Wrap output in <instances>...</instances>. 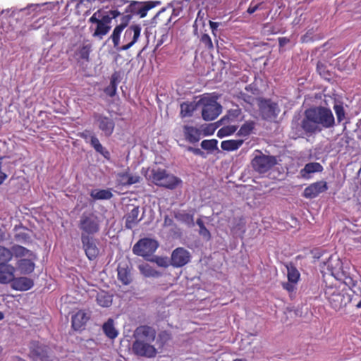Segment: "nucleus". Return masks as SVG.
Instances as JSON below:
<instances>
[{
  "mask_svg": "<svg viewBox=\"0 0 361 361\" xmlns=\"http://www.w3.org/2000/svg\"><path fill=\"white\" fill-rule=\"evenodd\" d=\"M337 265L339 267L338 269L334 268L331 270V276L336 281L333 285L326 286L324 295L331 308L339 311L352 300L349 290L361 296V279L357 281L343 268L341 262H338Z\"/></svg>",
  "mask_w": 361,
  "mask_h": 361,
  "instance_id": "nucleus-1",
  "label": "nucleus"
},
{
  "mask_svg": "<svg viewBox=\"0 0 361 361\" xmlns=\"http://www.w3.org/2000/svg\"><path fill=\"white\" fill-rule=\"evenodd\" d=\"M335 119L331 109L324 106H314L306 109L300 124L301 129L296 128L292 137H304L320 133L323 129L332 128Z\"/></svg>",
  "mask_w": 361,
  "mask_h": 361,
  "instance_id": "nucleus-2",
  "label": "nucleus"
},
{
  "mask_svg": "<svg viewBox=\"0 0 361 361\" xmlns=\"http://www.w3.org/2000/svg\"><path fill=\"white\" fill-rule=\"evenodd\" d=\"M118 16L119 13L117 11H113L112 16H111L107 11L98 9L89 19V23L92 24L90 28H92L93 25H94L92 36L102 39L104 36L109 32L111 28V20Z\"/></svg>",
  "mask_w": 361,
  "mask_h": 361,
  "instance_id": "nucleus-3",
  "label": "nucleus"
},
{
  "mask_svg": "<svg viewBox=\"0 0 361 361\" xmlns=\"http://www.w3.org/2000/svg\"><path fill=\"white\" fill-rule=\"evenodd\" d=\"M147 179L159 187L169 190L176 188L182 183L180 178L161 168L152 169Z\"/></svg>",
  "mask_w": 361,
  "mask_h": 361,
  "instance_id": "nucleus-4",
  "label": "nucleus"
},
{
  "mask_svg": "<svg viewBox=\"0 0 361 361\" xmlns=\"http://www.w3.org/2000/svg\"><path fill=\"white\" fill-rule=\"evenodd\" d=\"M28 356L32 361H59L53 350L38 341L30 342Z\"/></svg>",
  "mask_w": 361,
  "mask_h": 361,
  "instance_id": "nucleus-5",
  "label": "nucleus"
},
{
  "mask_svg": "<svg viewBox=\"0 0 361 361\" xmlns=\"http://www.w3.org/2000/svg\"><path fill=\"white\" fill-rule=\"evenodd\" d=\"M254 153L251 166L253 170L258 173L262 174L268 172L277 164V159L274 156L266 155L259 149H256Z\"/></svg>",
  "mask_w": 361,
  "mask_h": 361,
  "instance_id": "nucleus-6",
  "label": "nucleus"
},
{
  "mask_svg": "<svg viewBox=\"0 0 361 361\" xmlns=\"http://www.w3.org/2000/svg\"><path fill=\"white\" fill-rule=\"evenodd\" d=\"M78 228L81 236H94L100 230L99 219L92 212H84L80 217Z\"/></svg>",
  "mask_w": 361,
  "mask_h": 361,
  "instance_id": "nucleus-7",
  "label": "nucleus"
},
{
  "mask_svg": "<svg viewBox=\"0 0 361 361\" xmlns=\"http://www.w3.org/2000/svg\"><path fill=\"white\" fill-rule=\"evenodd\" d=\"M31 255L30 250L21 245H15L12 246L11 250L0 245L1 264H7L8 262L12 259L13 256L16 258H21L23 257L24 255Z\"/></svg>",
  "mask_w": 361,
  "mask_h": 361,
  "instance_id": "nucleus-8",
  "label": "nucleus"
},
{
  "mask_svg": "<svg viewBox=\"0 0 361 361\" xmlns=\"http://www.w3.org/2000/svg\"><path fill=\"white\" fill-rule=\"evenodd\" d=\"M157 240L150 238L139 240L133 246V252L135 255L147 257L151 256L157 249Z\"/></svg>",
  "mask_w": 361,
  "mask_h": 361,
  "instance_id": "nucleus-9",
  "label": "nucleus"
},
{
  "mask_svg": "<svg viewBox=\"0 0 361 361\" xmlns=\"http://www.w3.org/2000/svg\"><path fill=\"white\" fill-rule=\"evenodd\" d=\"M82 249L86 257L90 261L94 260L99 255V241L94 236H81Z\"/></svg>",
  "mask_w": 361,
  "mask_h": 361,
  "instance_id": "nucleus-10",
  "label": "nucleus"
},
{
  "mask_svg": "<svg viewBox=\"0 0 361 361\" xmlns=\"http://www.w3.org/2000/svg\"><path fill=\"white\" fill-rule=\"evenodd\" d=\"M200 101L204 104L202 116L204 121H213L221 114V106L215 100L202 99Z\"/></svg>",
  "mask_w": 361,
  "mask_h": 361,
  "instance_id": "nucleus-11",
  "label": "nucleus"
},
{
  "mask_svg": "<svg viewBox=\"0 0 361 361\" xmlns=\"http://www.w3.org/2000/svg\"><path fill=\"white\" fill-rule=\"evenodd\" d=\"M153 342L134 341L132 345L133 353L140 357L148 358L154 357L157 353V349L152 345Z\"/></svg>",
  "mask_w": 361,
  "mask_h": 361,
  "instance_id": "nucleus-12",
  "label": "nucleus"
},
{
  "mask_svg": "<svg viewBox=\"0 0 361 361\" xmlns=\"http://www.w3.org/2000/svg\"><path fill=\"white\" fill-rule=\"evenodd\" d=\"M141 32L140 25H133L128 27L124 33L123 41L127 44L121 47L118 51H126L129 49L138 40Z\"/></svg>",
  "mask_w": 361,
  "mask_h": 361,
  "instance_id": "nucleus-13",
  "label": "nucleus"
},
{
  "mask_svg": "<svg viewBox=\"0 0 361 361\" xmlns=\"http://www.w3.org/2000/svg\"><path fill=\"white\" fill-rule=\"evenodd\" d=\"M93 118L98 124L99 130H101L106 137H109L112 135L115 123L111 118L94 112L93 114Z\"/></svg>",
  "mask_w": 361,
  "mask_h": 361,
  "instance_id": "nucleus-14",
  "label": "nucleus"
},
{
  "mask_svg": "<svg viewBox=\"0 0 361 361\" xmlns=\"http://www.w3.org/2000/svg\"><path fill=\"white\" fill-rule=\"evenodd\" d=\"M190 253L183 247L176 248L171 254V264L173 267H182L190 261Z\"/></svg>",
  "mask_w": 361,
  "mask_h": 361,
  "instance_id": "nucleus-15",
  "label": "nucleus"
},
{
  "mask_svg": "<svg viewBox=\"0 0 361 361\" xmlns=\"http://www.w3.org/2000/svg\"><path fill=\"white\" fill-rule=\"evenodd\" d=\"M156 330L148 325H141L134 331L135 341L154 342L156 338Z\"/></svg>",
  "mask_w": 361,
  "mask_h": 361,
  "instance_id": "nucleus-16",
  "label": "nucleus"
},
{
  "mask_svg": "<svg viewBox=\"0 0 361 361\" xmlns=\"http://www.w3.org/2000/svg\"><path fill=\"white\" fill-rule=\"evenodd\" d=\"M328 188L329 187L326 181H317L305 188L302 196L307 199H314L321 193L326 192Z\"/></svg>",
  "mask_w": 361,
  "mask_h": 361,
  "instance_id": "nucleus-17",
  "label": "nucleus"
},
{
  "mask_svg": "<svg viewBox=\"0 0 361 361\" xmlns=\"http://www.w3.org/2000/svg\"><path fill=\"white\" fill-rule=\"evenodd\" d=\"M80 137L83 138L85 140L90 138V145L94 149V150L102 154L106 159L109 160L111 158L110 152L102 146L99 139L94 135H90V131L85 130L80 133Z\"/></svg>",
  "mask_w": 361,
  "mask_h": 361,
  "instance_id": "nucleus-18",
  "label": "nucleus"
},
{
  "mask_svg": "<svg viewBox=\"0 0 361 361\" xmlns=\"http://www.w3.org/2000/svg\"><path fill=\"white\" fill-rule=\"evenodd\" d=\"M30 255H24L23 257H27V259H20L17 262V266L21 274H28L32 273L35 269L34 260L36 259L35 255L30 250Z\"/></svg>",
  "mask_w": 361,
  "mask_h": 361,
  "instance_id": "nucleus-19",
  "label": "nucleus"
},
{
  "mask_svg": "<svg viewBox=\"0 0 361 361\" xmlns=\"http://www.w3.org/2000/svg\"><path fill=\"white\" fill-rule=\"evenodd\" d=\"M118 279L124 286L129 285L133 281L131 269L127 263L121 262L117 268Z\"/></svg>",
  "mask_w": 361,
  "mask_h": 361,
  "instance_id": "nucleus-20",
  "label": "nucleus"
},
{
  "mask_svg": "<svg viewBox=\"0 0 361 361\" xmlns=\"http://www.w3.org/2000/svg\"><path fill=\"white\" fill-rule=\"evenodd\" d=\"M116 178L118 184L122 186H129L140 183L141 180V177L139 175H133L128 170L118 173Z\"/></svg>",
  "mask_w": 361,
  "mask_h": 361,
  "instance_id": "nucleus-21",
  "label": "nucleus"
},
{
  "mask_svg": "<svg viewBox=\"0 0 361 361\" xmlns=\"http://www.w3.org/2000/svg\"><path fill=\"white\" fill-rule=\"evenodd\" d=\"M16 268L11 264H0V283L8 284L15 278Z\"/></svg>",
  "mask_w": 361,
  "mask_h": 361,
  "instance_id": "nucleus-22",
  "label": "nucleus"
},
{
  "mask_svg": "<svg viewBox=\"0 0 361 361\" xmlns=\"http://www.w3.org/2000/svg\"><path fill=\"white\" fill-rule=\"evenodd\" d=\"M33 286V280L25 276L14 278L13 283L11 284V287L13 289L19 291L28 290L30 288H32Z\"/></svg>",
  "mask_w": 361,
  "mask_h": 361,
  "instance_id": "nucleus-23",
  "label": "nucleus"
},
{
  "mask_svg": "<svg viewBox=\"0 0 361 361\" xmlns=\"http://www.w3.org/2000/svg\"><path fill=\"white\" fill-rule=\"evenodd\" d=\"M89 319L90 317L84 310H79L72 316V327L76 331L80 330L85 326Z\"/></svg>",
  "mask_w": 361,
  "mask_h": 361,
  "instance_id": "nucleus-24",
  "label": "nucleus"
},
{
  "mask_svg": "<svg viewBox=\"0 0 361 361\" xmlns=\"http://www.w3.org/2000/svg\"><path fill=\"white\" fill-rule=\"evenodd\" d=\"M183 132L185 139L190 143H195L200 140L201 131L194 126L185 125Z\"/></svg>",
  "mask_w": 361,
  "mask_h": 361,
  "instance_id": "nucleus-25",
  "label": "nucleus"
},
{
  "mask_svg": "<svg viewBox=\"0 0 361 361\" xmlns=\"http://www.w3.org/2000/svg\"><path fill=\"white\" fill-rule=\"evenodd\" d=\"M139 213V207H135L133 209H131L128 213H127L124 216L125 227L127 229H132L140 221L141 218L138 217Z\"/></svg>",
  "mask_w": 361,
  "mask_h": 361,
  "instance_id": "nucleus-26",
  "label": "nucleus"
},
{
  "mask_svg": "<svg viewBox=\"0 0 361 361\" xmlns=\"http://www.w3.org/2000/svg\"><path fill=\"white\" fill-rule=\"evenodd\" d=\"M172 14L171 11L166 8H161L153 18V23L168 25L171 20Z\"/></svg>",
  "mask_w": 361,
  "mask_h": 361,
  "instance_id": "nucleus-27",
  "label": "nucleus"
},
{
  "mask_svg": "<svg viewBox=\"0 0 361 361\" xmlns=\"http://www.w3.org/2000/svg\"><path fill=\"white\" fill-rule=\"evenodd\" d=\"M323 171V166L318 162H311L305 164V167L300 170V175L302 178L308 179L310 178V174L322 172Z\"/></svg>",
  "mask_w": 361,
  "mask_h": 361,
  "instance_id": "nucleus-28",
  "label": "nucleus"
},
{
  "mask_svg": "<svg viewBox=\"0 0 361 361\" xmlns=\"http://www.w3.org/2000/svg\"><path fill=\"white\" fill-rule=\"evenodd\" d=\"M112 295H110L108 292L101 290L97 293L96 296V301L97 304L103 307H110L112 304Z\"/></svg>",
  "mask_w": 361,
  "mask_h": 361,
  "instance_id": "nucleus-29",
  "label": "nucleus"
},
{
  "mask_svg": "<svg viewBox=\"0 0 361 361\" xmlns=\"http://www.w3.org/2000/svg\"><path fill=\"white\" fill-rule=\"evenodd\" d=\"M243 140H227L221 143V147L223 150L232 152L238 149L243 144Z\"/></svg>",
  "mask_w": 361,
  "mask_h": 361,
  "instance_id": "nucleus-30",
  "label": "nucleus"
},
{
  "mask_svg": "<svg viewBox=\"0 0 361 361\" xmlns=\"http://www.w3.org/2000/svg\"><path fill=\"white\" fill-rule=\"evenodd\" d=\"M102 329L105 335L109 338L114 339L118 336V331L114 327V320L111 318L103 324Z\"/></svg>",
  "mask_w": 361,
  "mask_h": 361,
  "instance_id": "nucleus-31",
  "label": "nucleus"
},
{
  "mask_svg": "<svg viewBox=\"0 0 361 361\" xmlns=\"http://www.w3.org/2000/svg\"><path fill=\"white\" fill-rule=\"evenodd\" d=\"M174 217L178 221L184 223L187 225L192 226L194 224V215L185 211L178 212L174 214Z\"/></svg>",
  "mask_w": 361,
  "mask_h": 361,
  "instance_id": "nucleus-32",
  "label": "nucleus"
},
{
  "mask_svg": "<svg viewBox=\"0 0 361 361\" xmlns=\"http://www.w3.org/2000/svg\"><path fill=\"white\" fill-rule=\"evenodd\" d=\"M90 195L94 200H110L113 197L111 189L93 190Z\"/></svg>",
  "mask_w": 361,
  "mask_h": 361,
  "instance_id": "nucleus-33",
  "label": "nucleus"
},
{
  "mask_svg": "<svg viewBox=\"0 0 361 361\" xmlns=\"http://www.w3.org/2000/svg\"><path fill=\"white\" fill-rule=\"evenodd\" d=\"M241 114V110L240 109H233L228 111L227 115L224 116L219 122L222 124L231 123L238 121V117Z\"/></svg>",
  "mask_w": 361,
  "mask_h": 361,
  "instance_id": "nucleus-34",
  "label": "nucleus"
},
{
  "mask_svg": "<svg viewBox=\"0 0 361 361\" xmlns=\"http://www.w3.org/2000/svg\"><path fill=\"white\" fill-rule=\"evenodd\" d=\"M255 128V122L253 121H247L242 125L238 131L237 135L238 136L247 137L252 133Z\"/></svg>",
  "mask_w": 361,
  "mask_h": 361,
  "instance_id": "nucleus-35",
  "label": "nucleus"
},
{
  "mask_svg": "<svg viewBox=\"0 0 361 361\" xmlns=\"http://www.w3.org/2000/svg\"><path fill=\"white\" fill-rule=\"evenodd\" d=\"M123 29L121 26L116 25L110 36V39L112 40L114 47L118 51V49L121 48L120 44V37L121 34L123 32Z\"/></svg>",
  "mask_w": 361,
  "mask_h": 361,
  "instance_id": "nucleus-36",
  "label": "nucleus"
},
{
  "mask_svg": "<svg viewBox=\"0 0 361 361\" xmlns=\"http://www.w3.org/2000/svg\"><path fill=\"white\" fill-rule=\"evenodd\" d=\"M238 129L236 125H228L220 128L217 132V136L222 138L233 135Z\"/></svg>",
  "mask_w": 361,
  "mask_h": 361,
  "instance_id": "nucleus-37",
  "label": "nucleus"
},
{
  "mask_svg": "<svg viewBox=\"0 0 361 361\" xmlns=\"http://www.w3.org/2000/svg\"><path fill=\"white\" fill-rule=\"evenodd\" d=\"M195 110V105L192 102H183L180 104L181 117H189L192 115Z\"/></svg>",
  "mask_w": 361,
  "mask_h": 361,
  "instance_id": "nucleus-38",
  "label": "nucleus"
},
{
  "mask_svg": "<svg viewBox=\"0 0 361 361\" xmlns=\"http://www.w3.org/2000/svg\"><path fill=\"white\" fill-rule=\"evenodd\" d=\"M288 281L297 283L300 279V274L298 270L293 265L287 266Z\"/></svg>",
  "mask_w": 361,
  "mask_h": 361,
  "instance_id": "nucleus-39",
  "label": "nucleus"
},
{
  "mask_svg": "<svg viewBox=\"0 0 361 361\" xmlns=\"http://www.w3.org/2000/svg\"><path fill=\"white\" fill-rule=\"evenodd\" d=\"M159 4V2L158 1H147L145 4H141L137 16H140V18L145 17L148 11L155 7L156 5Z\"/></svg>",
  "mask_w": 361,
  "mask_h": 361,
  "instance_id": "nucleus-40",
  "label": "nucleus"
},
{
  "mask_svg": "<svg viewBox=\"0 0 361 361\" xmlns=\"http://www.w3.org/2000/svg\"><path fill=\"white\" fill-rule=\"evenodd\" d=\"M197 225L199 226V234L204 237L206 240H209L211 238V233L206 228L203 221L201 219H197L196 221Z\"/></svg>",
  "mask_w": 361,
  "mask_h": 361,
  "instance_id": "nucleus-41",
  "label": "nucleus"
},
{
  "mask_svg": "<svg viewBox=\"0 0 361 361\" xmlns=\"http://www.w3.org/2000/svg\"><path fill=\"white\" fill-rule=\"evenodd\" d=\"M142 3L133 1L131 4L126 6L124 8L125 11L131 14L132 16L134 15H137L139 13V8L141 6Z\"/></svg>",
  "mask_w": 361,
  "mask_h": 361,
  "instance_id": "nucleus-42",
  "label": "nucleus"
},
{
  "mask_svg": "<svg viewBox=\"0 0 361 361\" xmlns=\"http://www.w3.org/2000/svg\"><path fill=\"white\" fill-rule=\"evenodd\" d=\"M218 141L215 139L204 140L201 142V147L205 150H214L217 149Z\"/></svg>",
  "mask_w": 361,
  "mask_h": 361,
  "instance_id": "nucleus-43",
  "label": "nucleus"
},
{
  "mask_svg": "<svg viewBox=\"0 0 361 361\" xmlns=\"http://www.w3.org/2000/svg\"><path fill=\"white\" fill-rule=\"evenodd\" d=\"M91 48H92V47L89 44L82 45L78 50V55H79L80 58L81 59L88 61L90 54L91 51Z\"/></svg>",
  "mask_w": 361,
  "mask_h": 361,
  "instance_id": "nucleus-44",
  "label": "nucleus"
},
{
  "mask_svg": "<svg viewBox=\"0 0 361 361\" xmlns=\"http://www.w3.org/2000/svg\"><path fill=\"white\" fill-rule=\"evenodd\" d=\"M200 42L204 45V48L211 51L214 49L213 42L208 34H202L200 37Z\"/></svg>",
  "mask_w": 361,
  "mask_h": 361,
  "instance_id": "nucleus-45",
  "label": "nucleus"
},
{
  "mask_svg": "<svg viewBox=\"0 0 361 361\" xmlns=\"http://www.w3.org/2000/svg\"><path fill=\"white\" fill-rule=\"evenodd\" d=\"M121 15H122V17L121 18V23L118 25L121 26L122 28L124 30L129 24L133 16H131V14L126 12L124 8H123V13H121Z\"/></svg>",
  "mask_w": 361,
  "mask_h": 361,
  "instance_id": "nucleus-46",
  "label": "nucleus"
},
{
  "mask_svg": "<svg viewBox=\"0 0 361 361\" xmlns=\"http://www.w3.org/2000/svg\"><path fill=\"white\" fill-rule=\"evenodd\" d=\"M268 110V116L269 117H276L279 114L278 105L275 102H271L267 104L266 107Z\"/></svg>",
  "mask_w": 361,
  "mask_h": 361,
  "instance_id": "nucleus-47",
  "label": "nucleus"
},
{
  "mask_svg": "<svg viewBox=\"0 0 361 361\" xmlns=\"http://www.w3.org/2000/svg\"><path fill=\"white\" fill-rule=\"evenodd\" d=\"M337 120L338 122L342 121L345 118V111L343 106L341 104H336L334 106Z\"/></svg>",
  "mask_w": 361,
  "mask_h": 361,
  "instance_id": "nucleus-48",
  "label": "nucleus"
},
{
  "mask_svg": "<svg viewBox=\"0 0 361 361\" xmlns=\"http://www.w3.org/2000/svg\"><path fill=\"white\" fill-rule=\"evenodd\" d=\"M297 283L288 281L287 282L282 283V287L288 293H293L295 290V285Z\"/></svg>",
  "mask_w": 361,
  "mask_h": 361,
  "instance_id": "nucleus-49",
  "label": "nucleus"
},
{
  "mask_svg": "<svg viewBox=\"0 0 361 361\" xmlns=\"http://www.w3.org/2000/svg\"><path fill=\"white\" fill-rule=\"evenodd\" d=\"M116 87L109 85L104 88V91L106 95L113 97L116 93Z\"/></svg>",
  "mask_w": 361,
  "mask_h": 361,
  "instance_id": "nucleus-50",
  "label": "nucleus"
},
{
  "mask_svg": "<svg viewBox=\"0 0 361 361\" xmlns=\"http://www.w3.org/2000/svg\"><path fill=\"white\" fill-rule=\"evenodd\" d=\"M262 4V2H260L259 4H257L255 5H253L252 2H251V4H250L247 10V12L249 13V14H252L254 13L256 11H257L258 9L261 8L260 6Z\"/></svg>",
  "mask_w": 361,
  "mask_h": 361,
  "instance_id": "nucleus-51",
  "label": "nucleus"
},
{
  "mask_svg": "<svg viewBox=\"0 0 361 361\" xmlns=\"http://www.w3.org/2000/svg\"><path fill=\"white\" fill-rule=\"evenodd\" d=\"M325 66L324 64H322V63H318L317 65V71L319 72V73L321 75H323L324 77L326 76V74H325V72H324V70H325Z\"/></svg>",
  "mask_w": 361,
  "mask_h": 361,
  "instance_id": "nucleus-52",
  "label": "nucleus"
},
{
  "mask_svg": "<svg viewBox=\"0 0 361 361\" xmlns=\"http://www.w3.org/2000/svg\"><path fill=\"white\" fill-rule=\"evenodd\" d=\"M219 25V23L214 22V21H211V20L209 21V26H210V28H211L214 35H216L215 32L216 31Z\"/></svg>",
  "mask_w": 361,
  "mask_h": 361,
  "instance_id": "nucleus-53",
  "label": "nucleus"
},
{
  "mask_svg": "<svg viewBox=\"0 0 361 361\" xmlns=\"http://www.w3.org/2000/svg\"><path fill=\"white\" fill-rule=\"evenodd\" d=\"M173 225V220L170 218L169 216H166L164 220V226H171Z\"/></svg>",
  "mask_w": 361,
  "mask_h": 361,
  "instance_id": "nucleus-54",
  "label": "nucleus"
},
{
  "mask_svg": "<svg viewBox=\"0 0 361 361\" xmlns=\"http://www.w3.org/2000/svg\"><path fill=\"white\" fill-rule=\"evenodd\" d=\"M117 80H118L117 75L116 74H113L111 78L109 85L117 88V83H118Z\"/></svg>",
  "mask_w": 361,
  "mask_h": 361,
  "instance_id": "nucleus-55",
  "label": "nucleus"
},
{
  "mask_svg": "<svg viewBox=\"0 0 361 361\" xmlns=\"http://www.w3.org/2000/svg\"><path fill=\"white\" fill-rule=\"evenodd\" d=\"M290 42V39L287 37H279V47H283Z\"/></svg>",
  "mask_w": 361,
  "mask_h": 361,
  "instance_id": "nucleus-56",
  "label": "nucleus"
},
{
  "mask_svg": "<svg viewBox=\"0 0 361 361\" xmlns=\"http://www.w3.org/2000/svg\"><path fill=\"white\" fill-rule=\"evenodd\" d=\"M204 13H202V11H199L197 15L195 23L200 22L204 23Z\"/></svg>",
  "mask_w": 361,
  "mask_h": 361,
  "instance_id": "nucleus-57",
  "label": "nucleus"
},
{
  "mask_svg": "<svg viewBox=\"0 0 361 361\" xmlns=\"http://www.w3.org/2000/svg\"><path fill=\"white\" fill-rule=\"evenodd\" d=\"M8 176L1 171V163H0V185L7 178Z\"/></svg>",
  "mask_w": 361,
  "mask_h": 361,
  "instance_id": "nucleus-58",
  "label": "nucleus"
},
{
  "mask_svg": "<svg viewBox=\"0 0 361 361\" xmlns=\"http://www.w3.org/2000/svg\"><path fill=\"white\" fill-rule=\"evenodd\" d=\"M194 154L195 155H198V156H201V157H204V152H202L200 149L199 148H195V150H194V152H193Z\"/></svg>",
  "mask_w": 361,
  "mask_h": 361,
  "instance_id": "nucleus-59",
  "label": "nucleus"
},
{
  "mask_svg": "<svg viewBox=\"0 0 361 361\" xmlns=\"http://www.w3.org/2000/svg\"><path fill=\"white\" fill-rule=\"evenodd\" d=\"M171 13L172 14V16H173V15H174V16H178V12H177V11H176V9H175V8H173V9L172 10V12L171 11Z\"/></svg>",
  "mask_w": 361,
  "mask_h": 361,
  "instance_id": "nucleus-60",
  "label": "nucleus"
},
{
  "mask_svg": "<svg viewBox=\"0 0 361 361\" xmlns=\"http://www.w3.org/2000/svg\"><path fill=\"white\" fill-rule=\"evenodd\" d=\"M195 149V147H188L187 149H188L189 152H192V153H193V152H194Z\"/></svg>",
  "mask_w": 361,
  "mask_h": 361,
  "instance_id": "nucleus-61",
  "label": "nucleus"
},
{
  "mask_svg": "<svg viewBox=\"0 0 361 361\" xmlns=\"http://www.w3.org/2000/svg\"><path fill=\"white\" fill-rule=\"evenodd\" d=\"M233 361H247V360L246 359L236 358V359H234Z\"/></svg>",
  "mask_w": 361,
  "mask_h": 361,
  "instance_id": "nucleus-62",
  "label": "nucleus"
},
{
  "mask_svg": "<svg viewBox=\"0 0 361 361\" xmlns=\"http://www.w3.org/2000/svg\"><path fill=\"white\" fill-rule=\"evenodd\" d=\"M4 314L2 312L0 311V321L4 319Z\"/></svg>",
  "mask_w": 361,
  "mask_h": 361,
  "instance_id": "nucleus-63",
  "label": "nucleus"
},
{
  "mask_svg": "<svg viewBox=\"0 0 361 361\" xmlns=\"http://www.w3.org/2000/svg\"><path fill=\"white\" fill-rule=\"evenodd\" d=\"M356 307L358 309L361 308V300L356 305Z\"/></svg>",
  "mask_w": 361,
  "mask_h": 361,
  "instance_id": "nucleus-64",
  "label": "nucleus"
}]
</instances>
